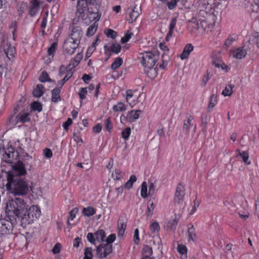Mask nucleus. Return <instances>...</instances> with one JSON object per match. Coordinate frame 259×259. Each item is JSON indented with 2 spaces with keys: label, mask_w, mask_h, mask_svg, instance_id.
Masks as SVG:
<instances>
[{
  "label": "nucleus",
  "mask_w": 259,
  "mask_h": 259,
  "mask_svg": "<svg viewBox=\"0 0 259 259\" xmlns=\"http://www.w3.org/2000/svg\"><path fill=\"white\" fill-rule=\"evenodd\" d=\"M31 107L33 111H36L38 112H40L42 110V106L39 102H33L31 105Z\"/></svg>",
  "instance_id": "obj_45"
},
{
  "label": "nucleus",
  "mask_w": 259,
  "mask_h": 259,
  "mask_svg": "<svg viewBox=\"0 0 259 259\" xmlns=\"http://www.w3.org/2000/svg\"><path fill=\"white\" fill-rule=\"evenodd\" d=\"M79 44L71 40L66 39L63 44V50L64 53L68 55H72L78 48Z\"/></svg>",
  "instance_id": "obj_9"
},
{
  "label": "nucleus",
  "mask_w": 259,
  "mask_h": 259,
  "mask_svg": "<svg viewBox=\"0 0 259 259\" xmlns=\"http://www.w3.org/2000/svg\"><path fill=\"white\" fill-rule=\"evenodd\" d=\"M96 239L99 242H103L106 237L105 232L103 229H99L95 233Z\"/></svg>",
  "instance_id": "obj_27"
},
{
  "label": "nucleus",
  "mask_w": 259,
  "mask_h": 259,
  "mask_svg": "<svg viewBox=\"0 0 259 259\" xmlns=\"http://www.w3.org/2000/svg\"><path fill=\"white\" fill-rule=\"evenodd\" d=\"M188 237L189 240L194 242L196 240V235L195 229L192 224H189L188 230Z\"/></svg>",
  "instance_id": "obj_26"
},
{
  "label": "nucleus",
  "mask_w": 259,
  "mask_h": 259,
  "mask_svg": "<svg viewBox=\"0 0 259 259\" xmlns=\"http://www.w3.org/2000/svg\"><path fill=\"white\" fill-rule=\"evenodd\" d=\"M27 208L26 202L23 199L20 197L11 198L7 202L5 213L17 220V219Z\"/></svg>",
  "instance_id": "obj_2"
},
{
  "label": "nucleus",
  "mask_w": 259,
  "mask_h": 259,
  "mask_svg": "<svg viewBox=\"0 0 259 259\" xmlns=\"http://www.w3.org/2000/svg\"><path fill=\"white\" fill-rule=\"evenodd\" d=\"M235 40V38H233L232 36H229L228 37L227 39L226 40L225 44L224 45V48L226 49H227L232 44V42Z\"/></svg>",
  "instance_id": "obj_52"
},
{
  "label": "nucleus",
  "mask_w": 259,
  "mask_h": 259,
  "mask_svg": "<svg viewBox=\"0 0 259 259\" xmlns=\"http://www.w3.org/2000/svg\"><path fill=\"white\" fill-rule=\"evenodd\" d=\"M141 13V9L137 6H135L132 8L128 9L129 18L128 21L129 23H133L135 21Z\"/></svg>",
  "instance_id": "obj_12"
},
{
  "label": "nucleus",
  "mask_w": 259,
  "mask_h": 259,
  "mask_svg": "<svg viewBox=\"0 0 259 259\" xmlns=\"http://www.w3.org/2000/svg\"><path fill=\"white\" fill-rule=\"evenodd\" d=\"M123 63V60L120 57H117L111 65V69L116 70L119 68Z\"/></svg>",
  "instance_id": "obj_31"
},
{
  "label": "nucleus",
  "mask_w": 259,
  "mask_h": 259,
  "mask_svg": "<svg viewBox=\"0 0 259 259\" xmlns=\"http://www.w3.org/2000/svg\"><path fill=\"white\" fill-rule=\"evenodd\" d=\"M44 93V87L42 84H38L33 92V95L37 98L40 97Z\"/></svg>",
  "instance_id": "obj_29"
},
{
  "label": "nucleus",
  "mask_w": 259,
  "mask_h": 259,
  "mask_svg": "<svg viewBox=\"0 0 259 259\" xmlns=\"http://www.w3.org/2000/svg\"><path fill=\"white\" fill-rule=\"evenodd\" d=\"M136 91H133L131 90H127L126 91V100L132 107H134L136 104L137 98L134 97V93Z\"/></svg>",
  "instance_id": "obj_18"
},
{
  "label": "nucleus",
  "mask_w": 259,
  "mask_h": 259,
  "mask_svg": "<svg viewBox=\"0 0 259 259\" xmlns=\"http://www.w3.org/2000/svg\"><path fill=\"white\" fill-rule=\"evenodd\" d=\"M16 118L17 121L14 123L15 124H17L18 122L25 123L30 120L29 113L24 110L21 111Z\"/></svg>",
  "instance_id": "obj_15"
},
{
  "label": "nucleus",
  "mask_w": 259,
  "mask_h": 259,
  "mask_svg": "<svg viewBox=\"0 0 259 259\" xmlns=\"http://www.w3.org/2000/svg\"><path fill=\"white\" fill-rule=\"evenodd\" d=\"M193 46L192 45L189 44H187L183 49V51L180 55V58L182 60H185L187 59L190 53L193 50Z\"/></svg>",
  "instance_id": "obj_21"
},
{
  "label": "nucleus",
  "mask_w": 259,
  "mask_h": 259,
  "mask_svg": "<svg viewBox=\"0 0 259 259\" xmlns=\"http://www.w3.org/2000/svg\"><path fill=\"white\" fill-rule=\"evenodd\" d=\"M233 85L228 84L226 85L225 89L222 92V94L224 96H230L233 93Z\"/></svg>",
  "instance_id": "obj_36"
},
{
  "label": "nucleus",
  "mask_w": 259,
  "mask_h": 259,
  "mask_svg": "<svg viewBox=\"0 0 259 259\" xmlns=\"http://www.w3.org/2000/svg\"><path fill=\"white\" fill-rule=\"evenodd\" d=\"M126 110V106L122 102H118L116 105L113 107V110L114 112H123Z\"/></svg>",
  "instance_id": "obj_33"
},
{
  "label": "nucleus",
  "mask_w": 259,
  "mask_h": 259,
  "mask_svg": "<svg viewBox=\"0 0 259 259\" xmlns=\"http://www.w3.org/2000/svg\"><path fill=\"white\" fill-rule=\"evenodd\" d=\"M40 9L39 3L37 0H33L31 2L29 8V15L31 17L35 16L38 12Z\"/></svg>",
  "instance_id": "obj_20"
},
{
  "label": "nucleus",
  "mask_w": 259,
  "mask_h": 259,
  "mask_svg": "<svg viewBox=\"0 0 259 259\" xmlns=\"http://www.w3.org/2000/svg\"><path fill=\"white\" fill-rule=\"evenodd\" d=\"M25 210L29 213L34 220L37 219L40 215V209L37 206H31L28 209H26Z\"/></svg>",
  "instance_id": "obj_16"
},
{
  "label": "nucleus",
  "mask_w": 259,
  "mask_h": 259,
  "mask_svg": "<svg viewBox=\"0 0 259 259\" xmlns=\"http://www.w3.org/2000/svg\"><path fill=\"white\" fill-rule=\"evenodd\" d=\"M73 138L77 144H81L83 143L79 133H74L73 135Z\"/></svg>",
  "instance_id": "obj_57"
},
{
  "label": "nucleus",
  "mask_w": 259,
  "mask_h": 259,
  "mask_svg": "<svg viewBox=\"0 0 259 259\" xmlns=\"http://www.w3.org/2000/svg\"><path fill=\"white\" fill-rule=\"evenodd\" d=\"M237 156H240L242 158L243 162H246L248 159L249 155L247 152L242 151L239 152V154L237 155Z\"/></svg>",
  "instance_id": "obj_55"
},
{
  "label": "nucleus",
  "mask_w": 259,
  "mask_h": 259,
  "mask_svg": "<svg viewBox=\"0 0 259 259\" xmlns=\"http://www.w3.org/2000/svg\"><path fill=\"white\" fill-rule=\"evenodd\" d=\"M124 175L120 169H115L114 172L112 174V177L114 180H119L123 177Z\"/></svg>",
  "instance_id": "obj_37"
},
{
  "label": "nucleus",
  "mask_w": 259,
  "mask_h": 259,
  "mask_svg": "<svg viewBox=\"0 0 259 259\" xmlns=\"http://www.w3.org/2000/svg\"><path fill=\"white\" fill-rule=\"evenodd\" d=\"M95 237V234H94L92 233H89L87 237L88 241L94 245H96L95 241L96 239Z\"/></svg>",
  "instance_id": "obj_58"
},
{
  "label": "nucleus",
  "mask_w": 259,
  "mask_h": 259,
  "mask_svg": "<svg viewBox=\"0 0 259 259\" xmlns=\"http://www.w3.org/2000/svg\"><path fill=\"white\" fill-rule=\"evenodd\" d=\"M60 92L61 88L60 87L56 88L52 91L51 93L52 102L56 103L60 101Z\"/></svg>",
  "instance_id": "obj_23"
},
{
  "label": "nucleus",
  "mask_w": 259,
  "mask_h": 259,
  "mask_svg": "<svg viewBox=\"0 0 259 259\" xmlns=\"http://www.w3.org/2000/svg\"><path fill=\"white\" fill-rule=\"evenodd\" d=\"M87 92V88H81L79 89L78 95L80 100H83L85 99Z\"/></svg>",
  "instance_id": "obj_49"
},
{
  "label": "nucleus",
  "mask_w": 259,
  "mask_h": 259,
  "mask_svg": "<svg viewBox=\"0 0 259 259\" xmlns=\"http://www.w3.org/2000/svg\"><path fill=\"white\" fill-rule=\"evenodd\" d=\"M126 224L119 218L117 222V234L118 236H123L126 229Z\"/></svg>",
  "instance_id": "obj_22"
},
{
  "label": "nucleus",
  "mask_w": 259,
  "mask_h": 259,
  "mask_svg": "<svg viewBox=\"0 0 259 259\" xmlns=\"http://www.w3.org/2000/svg\"><path fill=\"white\" fill-rule=\"evenodd\" d=\"M112 245L101 243L96 248L97 256L100 258H105L112 252Z\"/></svg>",
  "instance_id": "obj_7"
},
{
  "label": "nucleus",
  "mask_w": 259,
  "mask_h": 259,
  "mask_svg": "<svg viewBox=\"0 0 259 259\" xmlns=\"http://www.w3.org/2000/svg\"><path fill=\"white\" fill-rule=\"evenodd\" d=\"M141 110H132L128 113L127 116L130 122H133L138 119L141 113Z\"/></svg>",
  "instance_id": "obj_24"
},
{
  "label": "nucleus",
  "mask_w": 259,
  "mask_h": 259,
  "mask_svg": "<svg viewBox=\"0 0 259 259\" xmlns=\"http://www.w3.org/2000/svg\"><path fill=\"white\" fill-rule=\"evenodd\" d=\"M0 154L3 162H13L17 160L19 153L13 145V143L9 142L7 146H0Z\"/></svg>",
  "instance_id": "obj_4"
},
{
  "label": "nucleus",
  "mask_w": 259,
  "mask_h": 259,
  "mask_svg": "<svg viewBox=\"0 0 259 259\" xmlns=\"http://www.w3.org/2000/svg\"><path fill=\"white\" fill-rule=\"evenodd\" d=\"M6 185L8 193L15 196L23 197L33 192L32 183L25 178L15 177L9 175Z\"/></svg>",
  "instance_id": "obj_1"
},
{
  "label": "nucleus",
  "mask_w": 259,
  "mask_h": 259,
  "mask_svg": "<svg viewBox=\"0 0 259 259\" xmlns=\"http://www.w3.org/2000/svg\"><path fill=\"white\" fill-rule=\"evenodd\" d=\"M82 34V31L79 27H74L72 30L71 34L67 39H70L72 41L79 44Z\"/></svg>",
  "instance_id": "obj_11"
},
{
  "label": "nucleus",
  "mask_w": 259,
  "mask_h": 259,
  "mask_svg": "<svg viewBox=\"0 0 259 259\" xmlns=\"http://www.w3.org/2000/svg\"><path fill=\"white\" fill-rule=\"evenodd\" d=\"M217 104V97L215 94H212L209 98V102L208 105V110L210 111V109L213 108L215 105Z\"/></svg>",
  "instance_id": "obj_35"
},
{
  "label": "nucleus",
  "mask_w": 259,
  "mask_h": 259,
  "mask_svg": "<svg viewBox=\"0 0 259 259\" xmlns=\"http://www.w3.org/2000/svg\"><path fill=\"white\" fill-rule=\"evenodd\" d=\"M150 229L153 233L158 232L160 229L159 224L157 222L152 223L150 225Z\"/></svg>",
  "instance_id": "obj_47"
},
{
  "label": "nucleus",
  "mask_w": 259,
  "mask_h": 259,
  "mask_svg": "<svg viewBox=\"0 0 259 259\" xmlns=\"http://www.w3.org/2000/svg\"><path fill=\"white\" fill-rule=\"evenodd\" d=\"M225 206L230 210H233L236 207V204L231 199L228 198L224 201V203Z\"/></svg>",
  "instance_id": "obj_34"
},
{
  "label": "nucleus",
  "mask_w": 259,
  "mask_h": 259,
  "mask_svg": "<svg viewBox=\"0 0 259 259\" xmlns=\"http://www.w3.org/2000/svg\"><path fill=\"white\" fill-rule=\"evenodd\" d=\"M96 209L91 206L84 207L82 209V213L84 215L87 217H91L96 213Z\"/></svg>",
  "instance_id": "obj_30"
},
{
  "label": "nucleus",
  "mask_w": 259,
  "mask_h": 259,
  "mask_svg": "<svg viewBox=\"0 0 259 259\" xmlns=\"http://www.w3.org/2000/svg\"><path fill=\"white\" fill-rule=\"evenodd\" d=\"M131 131L130 127H126L124 128L121 133L122 138L125 140H127L131 134Z\"/></svg>",
  "instance_id": "obj_50"
},
{
  "label": "nucleus",
  "mask_w": 259,
  "mask_h": 259,
  "mask_svg": "<svg viewBox=\"0 0 259 259\" xmlns=\"http://www.w3.org/2000/svg\"><path fill=\"white\" fill-rule=\"evenodd\" d=\"M137 180V178L135 175H132L128 180V181L125 183L124 185V187L125 188L130 189L133 186V185L134 182H135Z\"/></svg>",
  "instance_id": "obj_39"
},
{
  "label": "nucleus",
  "mask_w": 259,
  "mask_h": 259,
  "mask_svg": "<svg viewBox=\"0 0 259 259\" xmlns=\"http://www.w3.org/2000/svg\"><path fill=\"white\" fill-rule=\"evenodd\" d=\"M154 208L155 206L153 202L148 206L147 211L146 212L148 217H151L152 216Z\"/></svg>",
  "instance_id": "obj_56"
},
{
  "label": "nucleus",
  "mask_w": 259,
  "mask_h": 259,
  "mask_svg": "<svg viewBox=\"0 0 259 259\" xmlns=\"http://www.w3.org/2000/svg\"><path fill=\"white\" fill-rule=\"evenodd\" d=\"M57 47V42H53L51 46L48 49V53L50 56H52L53 57L56 51V48Z\"/></svg>",
  "instance_id": "obj_48"
},
{
  "label": "nucleus",
  "mask_w": 259,
  "mask_h": 259,
  "mask_svg": "<svg viewBox=\"0 0 259 259\" xmlns=\"http://www.w3.org/2000/svg\"><path fill=\"white\" fill-rule=\"evenodd\" d=\"M141 195L143 198L147 197V186L146 182H143L141 185Z\"/></svg>",
  "instance_id": "obj_42"
},
{
  "label": "nucleus",
  "mask_w": 259,
  "mask_h": 259,
  "mask_svg": "<svg viewBox=\"0 0 259 259\" xmlns=\"http://www.w3.org/2000/svg\"><path fill=\"white\" fill-rule=\"evenodd\" d=\"M179 221V219L177 218L176 217L175 218L171 221H169L167 224V227L168 229H169L171 230L174 231L176 229V227L178 224V222Z\"/></svg>",
  "instance_id": "obj_38"
},
{
  "label": "nucleus",
  "mask_w": 259,
  "mask_h": 259,
  "mask_svg": "<svg viewBox=\"0 0 259 259\" xmlns=\"http://www.w3.org/2000/svg\"><path fill=\"white\" fill-rule=\"evenodd\" d=\"M177 250L180 253L184 255L185 257H184L183 259H186L187 256L186 255H185V254L186 253V252L187 251V249L186 246L183 244H179L177 247Z\"/></svg>",
  "instance_id": "obj_46"
},
{
  "label": "nucleus",
  "mask_w": 259,
  "mask_h": 259,
  "mask_svg": "<svg viewBox=\"0 0 259 259\" xmlns=\"http://www.w3.org/2000/svg\"><path fill=\"white\" fill-rule=\"evenodd\" d=\"M116 239V235L115 234H111L109 235L105 240L106 243L108 245H112V243L115 241Z\"/></svg>",
  "instance_id": "obj_53"
},
{
  "label": "nucleus",
  "mask_w": 259,
  "mask_h": 259,
  "mask_svg": "<svg viewBox=\"0 0 259 259\" xmlns=\"http://www.w3.org/2000/svg\"><path fill=\"white\" fill-rule=\"evenodd\" d=\"M142 254L152 255V248L148 245H144L142 249Z\"/></svg>",
  "instance_id": "obj_40"
},
{
  "label": "nucleus",
  "mask_w": 259,
  "mask_h": 259,
  "mask_svg": "<svg viewBox=\"0 0 259 259\" xmlns=\"http://www.w3.org/2000/svg\"><path fill=\"white\" fill-rule=\"evenodd\" d=\"M93 253L92 247H86L84 249V257L83 259L93 258Z\"/></svg>",
  "instance_id": "obj_44"
},
{
  "label": "nucleus",
  "mask_w": 259,
  "mask_h": 259,
  "mask_svg": "<svg viewBox=\"0 0 259 259\" xmlns=\"http://www.w3.org/2000/svg\"><path fill=\"white\" fill-rule=\"evenodd\" d=\"M110 50L115 53V54H118L121 50V46L119 44L115 43L113 44L110 48Z\"/></svg>",
  "instance_id": "obj_43"
},
{
  "label": "nucleus",
  "mask_w": 259,
  "mask_h": 259,
  "mask_svg": "<svg viewBox=\"0 0 259 259\" xmlns=\"http://www.w3.org/2000/svg\"><path fill=\"white\" fill-rule=\"evenodd\" d=\"M3 47L7 57L9 59L13 58L15 54V48L8 42H4Z\"/></svg>",
  "instance_id": "obj_14"
},
{
  "label": "nucleus",
  "mask_w": 259,
  "mask_h": 259,
  "mask_svg": "<svg viewBox=\"0 0 259 259\" xmlns=\"http://www.w3.org/2000/svg\"><path fill=\"white\" fill-rule=\"evenodd\" d=\"M17 223L15 218L6 214L4 219H0V236L12 233L13 228Z\"/></svg>",
  "instance_id": "obj_5"
},
{
  "label": "nucleus",
  "mask_w": 259,
  "mask_h": 259,
  "mask_svg": "<svg viewBox=\"0 0 259 259\" xmlns=\"http://www.w3.org/2000/svg\"><path fill=\"white\" fill-rule=\"evenodd\" d=\"M179 0H170L169 2H167V5L169 9L172 10L176 6L177 3Z\"/></svg>",
  "instance_id": "obj_59"
},
{
  "label": "nucleus",
  "mask_w": 259,
  "mask_h": 259,
  "mask_svg": "<svg viewBox=\"0 0 259 259\" xmlns=\"http://www.w3.org/2000/svg\"><path fill=\"white\" fill-rule=\"evenodd\" d=\"M98 39L97 38L95 41H94L91 46H90L87 51L85 58L90 57L93 54V53L95 51L96 48V46L98 45Z\"/></svg>",
  "instance_id": "obj_28"
},
{
  "label": "nucleus",
  "mask_w": 259,
  "mask_h": 259,
  "mask_svg": "<svg viewBox=\"0 0 259 259\" xmlns=\"http://www.w3.org/2000/svg\"><path fill=\"white\" fill-rule=\"evenodd\" d=\"M247 50L244 47H239L230 51V55L233 58L241 59L245 57L247 55Z\"/></svg>",
  "instance_id": "obj_10"
},
{
  "label": "nucleus",
  "mask_w": 259,
  "mask_h": 259,
  "mask_svg": "<svg viewBox=\"0 0 259 259\" xmlns=\"http://www.w3.org/2000/svg\"><path fill=\"white\" fill-rule=\"evenodd\" d=\"M78 209L77 207L73 208L70 212H69V215L70 217L68 218L67 223L68 225L70 224V223L69 222V220L72 221L74 218L75 217V215L78 212Z\"/></svg>",
  "instance_id": "obj_51"
},
{
  "label": "nucleus",
  "mask_w": 259,
  "mask_h": 259,
  "mask_svg": "<svg viewBox=\"0 0 259 259\" xmlns=\"http://www.w3.org/2000/svg\"><path fill=\"white\" fill-rule=\"evenodd\" d=\"M105 33L108 37L114 38L117 35L116 32L110 29H108L105 31Z\"/></svg>",
  "instance_id": "obj_54"
},
{
  "label": "nucleus",
  "mask_w": 259,
  "mask_h": 259,
  "mask_svg": "<svg viewBox=\"0 0 259 259\" xmlns=\"http://www.w3.org/2000/svg\"><path fill=\"white\" fill-rule=\"evenodd\" d=\"M34 220L26 210L21 219V225L25 228L26 226L33 222Z\"/></svg>",
  "instance_id": "obj_19"
},
{
  "label": "nucleus",
  "mask_w": 259,
  "mask_h": 259,
  "mask_svg": "<svg viewBox=\"0 0 259 259\" xmlns=\"http://www.w3.org/2000/svg\"><path fill=\"white\" fill-rule=\"evenodd\" d=\"M105 128L108 130V131H110L112 128V124L111 122V121L110 120V118L109 117L104 122Z\"/></svg>",
  "instance_id": "obj_60"
},
{
  "label": "nucleus",
  "mask_w": 259,
  "mask_h": 259,
  "mask_svg": "<svg viewBox=\"0 0 259 259\" xmlns=\"http://www.w3.org/2000/svg\"><path fill=\"white\" fill-rule=\"evenodd\" d=\"M43 155L46 158H50L53 155L52 151L49 148H46L43 150Z\"/></svg>",
  "instance_id": "obj_61"
},
{
  "label": "nucleus",
  "mask_w": 259,
  "mask_h": 259,
  "mask_svg": "<svg viewBox=\"0 0 259 259\" xmlns=\"http://www.w3.org/2000/svg\"><path fill=\"white\" fill-rule=\"evenodd\" d=\"M49 79V75L46 72H43L39 77V80L41 82H44L48 81Z\"/></svg>",
  "instance_id": "obj_64"
},
{
  "label": "nucleus",
  "mask_w": 259,
  "mask_h": 259,
  "mask_svg": "<svg viewBox=\"0 0 259 259\" xmlns=\"http://www.w3.org/2000/svg\"><path fill=\"white\" fill-rule=\"evenodd\" d=\"M159 54L157 51L144 52L139 54L140 63L146 69H151L159 59Z\"/></svg>",
  "instance_id": "obj_3"
},
{
  "label": "nucleus",
  "mask_w": 259,
  "mask_h": 259,
  "mask_svg": "<svg viewBox=\"0 0 259 259\" xmlns=\"http://www.w3.org/2000/svg\"><path fill=\"white\" fill-rule=\"evenodd\" d=\"M72 123V120L71 118H69L67 119V120L64 122L62 126L64 128V129L66 131L68 130V127L71 125Z\"/></svg>",
  "instance_id": "obj_62"
},
{
  "label": "nucleus",
  "mask_w": 259,
  "mask_h": 259,
  "mask_svg": "<svg viewBox=\"0 0 259 259\" xmlns=\"http://www.w3.org/2000/svg\"><path fill=\"white\" fill-rule=\"evenodd\" d=\"M192 127H194L195 129L196 125L194 123L193 116L187 114L186 119L184 121L183 130L185 131L186 134H188L190 128Z\"/></svg>",
  "instance_id": "obj_13"
},
{
  "label": "nucleus",
  "mask_w": 259,
  "mask_h": 259,
  "mask_svg": "<svg viewBox=\"0 0 259 259\" xmlns=\"http://www.w3.org/2000/svg\"><path fill=\"white\" fill-rule=\"evenodd\" d=\"M98 26V24L95 21L88 28L87 31V35L92 36L96 32Z\"/></svg>",
  "instance_id": "obj_32"
},
{
  "label": "nucleus",
  "mask_w": 259,
  "mask_h": 259,
  "mask_svg": "<svg viewBox=\"0 0 259 259\" xmlns=\"http://www.w3.org/2000/svg\"><path fill=\"white\" fill-rule=\"evenodd\" d=\"M155 185L154 183H151L149 186V195H153L155 193Z\"/></svg>",
  "instance_id": "obj_63"
},
{
  "label": "nucleus",
  "mask_w": 259,
  "mask_h": 259,
  "mask_svg": "<svg viewBox=\"0 0 259 259\" xmlns=\"http://www.w3.org/2000/svg\"><path fill=\"white\" fill-rule=\"evenodd\" d=\"M134 35L133 32L127 31L125 33L124 35L121 38V42L122 44H124L129 41V40L132 38V37Z\"/></svg>",
  "instance_id": "obj_41"
},
{
  "label": "nucleus",
  "mask_w": 259,
  "mask_h": 259,
  "mask_svg": "<svg viewBox=\"0 0 259 259\" xmlns=\"http://www.w3.org/2000/svg\"><path fill=\"white\" fill-rule=\"evenodd\" d=\"M82 53H77L75 58L72 59L70 63L67 65V69H68V70H71L72 71V69L79 63L80 61L82 59Z\"/></svg>",
  "instance_id": "obj_17"
},
{
  "label": "nucleus",
  "mask_w": 259,
  "mask_h": 259,
  "mask_svg": "<svg viewBox=\"0 0 259 259\" xmlns=\"http://www.w3.org/2000/svg\"><path fill=\"white\" fill-rule=\"evenodd\" d=\"M185 195V188L181 183H179L176 188L175 197V205L182 204L184 201V198Z\"/></svg>",
  "instance_id": "obj_8"
},
{
  "label": "nucleus",
  "mask_w": 259,
  "mask_h": 259,
  "mask_svg": "<svg viewBox=\"0 0 259 259\" xmlns=\"http://www.w3.org/2000/svg\"><path fill=\"white\" fill-rule=\"evenodd\" d=\"M7 178L9 175L18 178H25L24 176L27 174L26 163H14L12 165L11 170L6 171Z\"/></svg>",
  "instance_id": "obj_6"
},
{
  "label": "nucleus",
  "mask_w": 259,
  "mask_h": 259,
  "mask_svg": "<svg viewBox=\"0 0 259 259\" xmlns=\"http://www.w3.org/2000/svg\"><path fill=\"white\" fill-rule=\"evenodd\" d=\"M73 71H71V70H68L64 77L62 80L58 81V87L61 88L62 87L64 84V83L71 77L73 74Z\"/></svg>",
  "instance_id": "obj_25"
}]
</instances>
